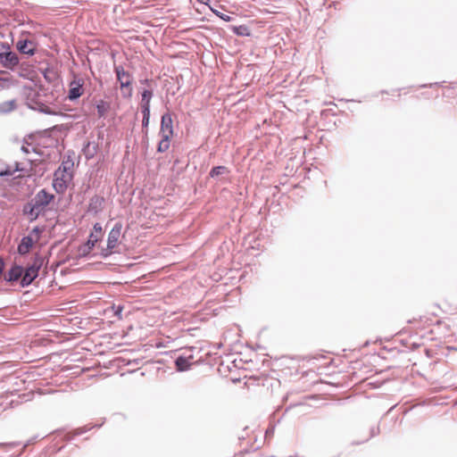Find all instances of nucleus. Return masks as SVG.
<instances>
[{"instance_id":"nucleus-9","label":"nucleus","mask_w":457,"mask_h":457,"mask_svg":"<svg viewBox=\"0 0 457 457\" xmlns=\"http://www.w3.org/2000/svg\"><path fill=\"white\" fill-rule=\"evenodd\" d=\"M173 120L170 112H165L162 115L161 118V128H160V135L161 136H169L170 137H173Z\"/></svg>"},{"instance_id":"nucleus-35","label":"nucleus","mask_w":457,"mask_h":457,"mask_svg":"<svg viewBox=\"0 0 457 457\" xmlns=\"http://www.w3.org/2000/svg\"><path fill=\"white\" fill-rule=\"evenodd\" d=\"M150 119L147 118H142V129L143 130L145 129V133H147V128L149 125Z\"/></svg>"},{"instance_id":"nucleus-3","label":"nucleus","mask_w":457,"mask_h":457,"mask_svg":"<svg viewBox=\"0 0 457 457\" xmlns=\"http://www.w3.org/2000/svg\"><path fill=\"white\" fill-rule=\"evenodd\" d=\"M44 263V258L38 253L34 254L32 262L27 267H23L22 276H21L20 286L21 287H28L38 277L39 270Z\"/></svg>"},{"instance_id":"nucleus-13","label":"nucleus","mask_w":457,"mask_h":457,"mask_svg":"<svg viewBox=\"0 0 457 457\" xmlns=\"http://www.w3.org/2000/svg\"><path fill=\"white\" fill-rule=\"evenodd\" d=\"M105 199L104 196L95 195L90 198L89 204L87 207V212L97 215L100 213L104 207Z\"/></svg>"},{"instance_id":"nucleus-11","label":"nucleus","mask_w":457,"mask_h":457,"mask_svg":"<svg viewBox=\"0 0 457 457\" xmlns=\"http://www.w3.org/2000/svg\"><path fill=\"white\" fill-rule=\"evenodd\" d=\"M37 243L31 235L24 236L17 245V253L21 256L27 255Z\"/></svg>"},{"instance_id":"nucleus-38","label":"nucleus","mask_w":457,"mask_h":457,"mask_svg":"<svg viewBox=\"0 0 457 457\" xmlns=\"http://www.w3.org/2000/svg\"><path fill=\"white\" fill-rule=\"evenodd\" d=\"M21 152H22L23 154H29V153H30V150H29V146L22 145V146L21 147Z\"/></svg>"},{"instance_id":"nucleus-34","label":"nucleus","mask_w":457,"mask_h":457,"mask_svg":"<svg viewBox=\"0 0 457 457\" xmlns=\"http://www.w3.org/2000/svg\"><path fill=\"white\" fill-rule=\"evenodd\" d=\"M14 165V169H12V170H13V174L15 173V171H23L26 170L24 167H21V164L18 162H15Z\"/></svg>"},{"instance_id":"nucleus-40","label":"nucleus","mask_w":457,"mask_h":457,"mask_svg":"<svg viewBox=\"0 0 457 457\" xmlns=\"http://www.w3.org/2000/svg\"><path fill=\"white\" fill-rule=\"evenodd\" d=\"M150 82L151 81L148 79H141L140 80V84H142V85H149Z\"/></svg>"},{"instance_id":"nucleus-22","label":"nucleus","mask_w":457,"mask_h":457,"mask_svg":"<svg viewBox=\"0 0 457 457\" xmlns=\"http://www.w3.org/2000/svg\"><path fill=\"white\" fill-rule=\"evenodd\" d=\"M16 104L14 100L5 101L0 104V113H7L14 110Z\"/></svg>"},{"instance_id":"nucleus-30","label":"nucleus","mask_w":457,"mask_h":457,"mask_svg":"<svg viewBox=\"0 0 457 457\" xmlns=\"http://www.w3.org/2000/svg\"><path fill=\"white\" fill-rule=\"evenodd\" d=\"M73 166V162L71 161H66V162H62V170L64 172H66L68 170L71 169V167Z\"/></svg>"},{"instance_id":"nucleus-24","label":"nucleus","mask_w":457,"mask_h":457,"mask_svg":"<svg viewBox=\"0 0 457 457\" xmlns=\"http://www.w3.org/2000/svg\"><path fill=\"white\" fill-rule=\"evenodd\" d=\"M13 170L12 168L3 162H0V177L12 176Z\"/></svg>"},{"instance_id":"nucleus-17","label":"nucleus","mask_w":457,"mask_h":457,"mask_svg":"<svg viewBox=\"0 0 457 457\" xmlns=\"http://www.w3.org/2000/svg\"><path fill=\"white\" fill-rule=\"evenodd\" d=\"M232 32L240 37H249L251 35L250 29L246 25L233 26Z\"/></svg>"},{"instance_id":"nucleus-19","label":"nucleus","mask_w":457,"mask_h":457,"mask_svg":"<svg viewBox=\"0 0 457 457\" xmlns=\"http://www.w3.org/2000/svg\"><path fill=\"white\" fill-rule=\"evenodd\" d=\"M162 137V139L160 140V142L158 143V145H157V152L159 153H164L166 152L169 147H170V137L169 136H161Z\"/></svg>"},{"instance_id":"nucleus-8","label":"nucleus","mask_w":457,"mask_h":457,"mask_svg":"<svg viewBox=\"0 0 457 457\" xmlns=\"http://www.w3.org/2000/svg\"><path fill=\"white\" fill-rule=\"evenodd\" d=\"M15 47L21 54L33 56L37 53V44L29 38H21L15 43Z\"/></svg>"},{"instance_id":"nucleus-5","label":"nucleus","mask_w":457,"mask_h":457,"mask_svg":"<svg viewBox=\"0 0 457 457\" xmlns=\"http://www.w3.org/2000/svg\"><path fill=\"white\" fill-rule=\"evenodd\" d=\"M114 72L117 80L120 82L121 89H127L128 92L123 91L122 96L125 98H129L132 96V76L129 72L126 71L121 65H114Z\"/></svg>"},{"instance_id":"nucleus-1","label":"nucleus","mask_w":457,"mask_h":457,"mask_svg":"<svg viewBox=\"0 0 457 457\" xmlns=\"http://www.w3.org/2000/svg\"><path fill=\"white\" fill-rule=\"evenodd\" d=\"M54 195L46 188L40 189L32 198L22 204V216L29 222L36 221L40 216L46 214L47 206L54 201Z\"/></svg>"},{"instance_id":"nucleus-4","label":"nucleus","mask_w":457,"mask_h":457,"mask_svg":"<svg viewBox=\"0 0 457 457\" xmlns=\"http://www.w3.org/2000/svg\"><path fill=\"white\" fill-rule=\"evenodd\" d=\"M103 231V227L100 223L96 222L94 224L93 231L89 234L87 240L79 246L78 252L79 258H86L90 254L96 243L100 241Z\"/></svg>"},{"instance_id":"nucleus-20","label":"nucleus","mask_w":457,"mask_h":457,"mask_svg":"<svg viewBox=\"0 0 457 457\" xmlns=\"http://www.w3.org/2000/svg\"><path fill=\"white\" fill-rule=\"evenodd\" d=\"M101 425H102V424H100V425H93V426H91L90 424H88V425H85V426H83V427H81V428H77V429L73 432L72 436H70L68 437V440H71V439H73L75 436H80V435H82V434H84V433H86V432L89 431L90 429H92V428H95V427H98V428H99V427H101Z\"/></svg>"},{"instance_id":"nucleus-39","label":"nucleus","mask_w":457,"mask_h":457,"mask_svg":"<svg viewBox=\"0 0 457 457\" xmlns=\"http://www.w3.org/2000/svg\"><path fill=\"white\" fill-rule=\"evenodd\" d=\"M273 433H274V427H271L266 430L265 435H266V436H268L269 435L272 436Z\"/></svg>"},{"instance_id":"nucleus-27","label":"nucleus","mask_w":457,"mask_h":457,"mask_svg":"<svg viewBox=\"0 0 457 457\" xmlns=\"http://www.w3.org/2000/svg\"><path fill=\"white\" fill-rule=\"evenodd\" d=\"M11 85L9 78L0 77V91L4 88H8Z\"/></svg>"},{"instance_id":"nucleus-12","label":"nucleus","mask_w":457,"mask_h":457,"mask_svg":"<svg viewBox=\"0 0 457 457\" xmlns=\"http://www.w3.org/2000/svg\"><path fill=\"white\" fill-rule=\"evenodd\" d=\"M121 229L122 224L119 221L114 224L109 232L107 238V245L109 246V249H114L118 245Z\"/></svg>"},{"instance_id":"nucleus-33","label":"nucleus","mask_w":457,"mask_h":457,"mask_svg":"<svg viewBox=\"0 0 457 457\" xmlns=\"http://www.w3.org/2000/svg\"><path fill=\"white\" fill-rule=\"evenodd\" d=\"M379 432H380V430H379V427H378V426H377V427H372V428H370V437H373V436H375L378 435V434H379Z\"/></svg>"},{"instance_id":"nucleus-37","label":"nucleus","mask_w":457,"mask_h":457,"mask_svg":"<svg viewBox=\"0 0 457 457\" xmlns=\"http://www.w3.org/2000/svg\"><path fill=\"white\" fill-rule=\"evenodd\" d=\"M37 436L35 438H31L29 440H28L22 446V450H24L28 445L33 444L36 440H37Z\"/></svg>"},{"instance_id":"nucleus-28","label":"nucleus","mask_w":457,"mask_h":457,"mask_svg":"<svg viewBox=\"0 0 457 457\" xmlns=\"http://www.w3.org/2000/svg\"><path fill=\"white\" fill-rule=\"evenodd\" d=\"M140 109L143 118L150 119L151 106L140 105Z\"/></svg>"},{"instance_id":"nucleus-18","label":"nucleus","mask_w":457,"mask_h":457,"mask_svg":"<svg viewBox=\"0 0 457 457\" xmlns=\"http://www.w3.org/2000/svg\"><path fill=\"white\" fill-rule=\"evenodd\" d=\"M154 96L153 89H144L141 92L140 105L151 106V100Z\"/></svg>"},{"instance_id":"nucleus-29","label":"nucleus","mask_w":457,"mask_h":457,"mask_svg":"<svg viewBox=\"0 0 457 457\" xmlns=\"http://www.w3.org/2000/svg\"><path fill=\"white\" fill-rule=\"evenodd\" d=\"M114 249H109V246L106 245V248H103L101 250V253H100V255L103 257V258H108L109 256H111L114 251Z\"/></svg>"},{"instance_id":"nucleus-10","label":"nucleus","mask_w":457,"mask_h":457,"mask_svg":"<svg viewBox=\"0 0 457 457\" xmlns=\"http://www.w3.org/2000/svg\"><path fill=\"white\" fill-rule=\"evenodd\" d=\"M21 272H23V266L21 264L14 263L10 269L5 272L4 276V279L8 283H15L19 282L21 279V276H22Z\"/></svg>"},{"instance_id":"nucleus-21","label":"nucleus","mask_w":457,"mask_h":457,"mask_svg":"<svg viewBox=\"0 0 457 457\" xmlns=\"http://www.w3.org/2000/svg\"><path fill=\"white\" fill-rule=\"evenodd\" d=\"M90 142H87L86 145H84L82 151L85 154V157L87 159V160H90L92 159L96 152H97V146L96 145H94L92 148L90 146Z\"/></svg>"},{"instance_id":"nucleus-36","label":"nucleus","mask_w":457,"mask_h":457,"mask_svg":"<svg viewBox=\"0 0 457 457\" xmlns=\"http://www.w3.org/2000/svg\"><path fill=\"white\" fill-rule=\"evenodd\" d=\"M218 16L224 21H230L232 20V17L228 14L220 13Z\"/></svg>"},{"instance_id":"nucleus-7","label":"nucleus","mask_w":457,"mask_h":457,"mask_svg":"<svg viewBox=\"0 0 457 457\" xmlns=\"http://www.w3.org/2000/svg\"><path fill=\"white\" fill-rule=\"evenodd\" d=\"M194 347L187 349L185 354L179 355L175 359V367L177 371L183 372L187 371L191 368L192 360L194 359V355L192 353Z\"/></svg>"},{"instance_id":"nucleus-25","label":"nucleus","mask_w":457,"mask_h":457,"mask_svg":"<svg viewBox=\"0 0 457 457\" xmlns=\"http://www.w3.org/2000/svg\"><path fill=\"white\" fill-rule=\"evenodd\" d=\"M38 111L40 112H43L45 114H48V115H55L57 114L56 112H54L51 107L44 104H40V107L38 108Z\"/></svg>"},{"instance_id":"nucleus-32","label":"nucleus","mask_w":457,"mask_h":457,"mask_svg":"<svg viewBox=\"0 0 457 457\" xmlns=\"http://www.w3.org/2000/svg\"><path fill=\"white\" fill-rule=\"evenodd\" d=\"M443 82H435V83H428V84H423V85H420V87L421 88H431L433 87H436V86H441Z\"/></svg>"},{"instance_id":"nucleus-14","label":"nucleus","mask_w":457,"mask_h":457,"mask_svg":"<svg viewBox=\"0 0 457 457\" xmlns=\"http://www.w3.org/2000/svg\"><path fill=\"white\" fill-rule=\"evenodd\" d=\"M96 108L98 118H105L107 112L111 110V103L101 99L97 101Z\"/></svg>"},{"instance_id":"nucleus-31","label":"nucleus","mask_w":457,"mask_h":457,"mask_svg":"<svg viewBox=\"0 0 457 457\" xmlns=\"http://www.w3.org/2000/svg\"><path fill=\"white\" fill-rule=\"evenodd\" d=\"M114 308H115V311H114L115 316H117L119 319H121V312L123 311V306L118 305V306H114Z\"/></svg>"},{"instance_id":"nucleus-26","label":"nucleus","mask_w":457,"mask_h":457,"mask_svg":"<svg viewBox=\"0 0 457 457\" xmlns=\"http://www.w3.org/2000/svg\"><path fill=\"white\" fill-rule=\"evenodd\" d=\"M20 445H21L20 442L0 443V447L4 448L6 451L12 450Z\"/></svg>"},{"instance_id":"nucleus-15","label":"nucleus","mask_w":457,"mask_h":457,"mask_svg":"<svg viewBox=\"0 0 457 457\" xmlns=\"http://www.w3.org/2000/svg\"><path fill=\"white\" fill-rule=\"evenodd\" d=\"M41 74L48 83H54L57 79L58 75L54 67L47 66L46 68L40 69Z\"/></svg>"},{"instance_id":"nucleus-23","label":"nucleus","mask_w":457,"mask_h":457,"mask_svg":"<svg viewBox=\"0 0 457 457\" xmlns=\"http://www.w3.org/2000/svg\"><path fill=\"white\" fill-rule=\"evenodd\" d=\"M45 230H46L45 225L36 226L31 229V231L29 232V235H31L32 237H33V236H36V239H34V240L36 242H37L40 239L41 235L45 232Z\"/></svg>"},{"instance_id":"nucleus-6","label":"nucleus","mask_w":457,"mask_h":457,"mask_svg":"<svg viewBox=\"0 0 457 457\" xmlns=\"http://www.w3.org/2000/svg\"><path fill=\"white\" fill-rule=\"evenodd\" d=\"M84 79L74 75L72 80L69 83V90L66 98L71 102L79 100L84 94Z\"/></svg>"},{"instance_id":"nucleus-2","label":"nucleus","mask_w":457,"mask_h":457,"mask_svg":"<svg viewBox=\"0 0 457 457\" xmlns=\"http://www.w3.org/2000/svg\"><path fill=\"white\" fill-rule=\"evenodd\" d=\"M23 62H21L19 55L12 49L7 42H0V66L17 72L20 77L28 79V71L22 69Z\"/></svg>"},{"instance_id":"nucleus-16","label":"nucleus","mask_w":457,"mask_h":457,"mask_svg":"<svg viewBox=\"0 0 457 457\" xmlns=\"http://www.w3.org/2000/svg\"><path fill=\"white\" fill-rule=\"evenodd\" d=\"M228 173H229V170L228 167L223 166V165H219V166H214L211 169V170L209 172V177L212 179H216L219 176H221L224 174H228Z\"/></svg>"}]
</instances>
